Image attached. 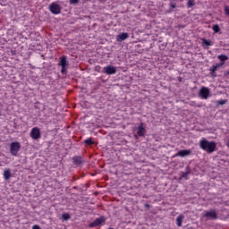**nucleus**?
<instances>
[{"mask_svg": "<svg viewBox=\"0 0 229 229\" xmlns=\"http://www.w3.org/2000/svg\"><path fill=\"white\" fill-rule=\"evenodd\" d=\"M199 146L200 149L207 151V153H214L217 145L214 141H208L205 138H202L199 142Z\"/></svg>", "mask_w": 229, "mask_h": 229, "instance_id": "nucleus-1", "label": "nucleus"}, {"mask_svg": "<svg viewBox=\"0 0 229 229\" xmlns=\"http://www.w3.org/2000/svg\"><path fill=\"white\" fill-rule=\"evenodd\" d=\"M58 65L62 67L61 69L62 74H67V68L69 67V62H67V56L65 55L61 56Z\"/></svg>", "mask_w": 229, "mask_h": 229, "instance_id": "nucleus-2", "label": "nucleus"}, {"mask_svg": "<svg viewBox=\"0 0 229 229\" xmlns=\"http://www.w3.org/2000/svg\"><path fill=\"white\" fill-rule=\"evenodd\" d=\"M21 151V143L19 141L12 142L10 145V153L13 157H17Z\"/></svg>", "mask_w": 229, "mask_h": 229, "instance_id": "nucleus-3", "label": "nucleus"}, {"mask_svg": "<svg viewBox=\"0 0 229 229\" xmlns=\"http://www.w3.org/2000/svg\"><path fill=\"white\" fill-rule=\"evenodd\" d=\"M49 10L54 15H58V13H62V6L54 2L49 5Z\"/></svg>", "mask_w": 229, "mask_h": 229, "instance_id": "nucleus-4", "label": "nucleus"}, {"mask_svg": "<svg viewBox=\"0 0 229 229\" xmlns=\"http://www.w3.org/2000/svg\"><path fill=\"white\" fill-rule=\"evenodd\" d=\"M199 96L202 99H208V96H210V89L207 87H202L199 90Z\"/></svg>", "mask_w": 229, "mask_h": 229, "instance_id": "nucleus-5", "label": "nucleus"}, {"mask_svg": "<svg viewBox=\"0 0 229 229\" xmlns=\"http://www.w3.org/2000/svg\"><path fill=\"white\" fill-rule=\"evenodd\" d=\"M104 74H115L117 72V68L115 66L108 65L103 69Z\"/></svg>", "mask_w": 229, "mask_h": 229, "instance_id": "nucleus-6", "label": "nucleus"}, {"mask_svg": "<svg viewBox=\"0 0 229 229\" xmlns=\"http://www.w3.org/2000/svg\"><path fill=\"white\" fill-rule=\"evenodd\" d=\"M30 137L34 139V140L40 139V129H38V127H34L30 131Z\"/></svg>", "mask_w": 229, "mask_h": 229, "instance_id": "nucleus-7", "label": "nucleus"}, {"mask_svg": "<svg viewBox=\"0 0 229 229\" xmlns=\"http://www.w3.org/2000/svg\"><path fill=\"white\" fill-rule=\"evenodd\" d=\"M102 223H105V217H99L95 219L92 223L89 224L90 228H95V226H99V225H102Z\"/></svg>", "mask_w": 229, "mask_h": 229, "instance_id": "nucleus-8", "label": "nucleus"}, {"mask_svg": "<svg viewBox=\"0 0 229 229\" xmlns=\"http://www.w3.org/2000/svg\"><path fill=\"white\" fill-rule=\"evenodd\" d=\"M137 134L140 137H144L146 135V128L144 127V123H140V125L136 129Z\"/></svg>", "mask_w": 229, "mask_h": 229, "instance_id": "nucleus-9", "label": "nucleus"}, {"mask_svg": "<svg viewBox=\"0 0 229 229\" xmlns=\"http://www.w3.org/2000/svg\"><path fill=\"white\" fill-rule=\"evenodd\" d=\"M129 37H130V35L126 32L120 33L118 36H116V40H117V42H123V41L126 40V38H128Z\"/></svg>", "mask_w": 229, "mask_h": 229, "instance_id": "nucleus-10", "label": "nucleus"}, {"mask_svg": "<svg viewBox=\"0 0 229 229\" xmlns=\"http://www.w3.org/2000/svg\"><path fill=\"white\" fill-rule=\"evenodd\" d=\"M205 217H208V219H217V213L216 211H207L205 214Z\"/></svg>", "mask_w": 229, "mask_h": 229, "instance_id": "nucleus-11", "label": "nucleus"}, {"mask_svg": "<svg viewBox=\"0 0 229 229\" xmlns=\"http://www.w3.org/2000/svg\"><path fill=\"white\" fill-rule=\"evenodd\" d=\"M3 176H4V179L6 182H8V180H10V178H12V170L10 168L4 169Z\"/></svg>", "mask_w": 229, "mask_h": 229, "instance_id": "nucleus-12", "label": "nucleus"}, {"mask_svg": "<svg viewBox=\"0 0 229 229\" xmlns=\"http://www.w3.org/2000/svg\"><path fill=\"white\" fill-rule=\"evenodd\" d=\"M189 155H191V150L183 149V150H179L175 156L176 157H189Z\"/></svg>", "mask_w": 229, "mask_h": 229, "instance_id": "nucleus-13", "label": "nucleus"}, {"mask_svg": "<svg viewBox=\"0 0 229 229\" xmlns=\"http://www.w3.org/2000/svg\"><path fill=\"white\" fill-rule=\"evenodd\" d=\"M183 219H185V216L183 215H179L175 220V223L177 226H182V223H183Z\"/></svg>", "mask_w": 229, "mask_h": 229, "instance_id": "nucleus-14", "label": "nucleus"}, {"mask_svg": "<svg viewBox=\"0 0 229 229\" xmlns=\"http://www.w3.org/2000/svg\"><path fill=\"white\" fill-rule=\"evenodd\" d=\"M201 42H202V46H206L207 47L214 45V43L212 41L205 39V38H201Z\"/></svg>", "mask_w": 229, "mask_h": 229, "instance_id": "nucleus-15", "label": "nucleus"}, {"mask_svg": "<svg viewBox=\"0 0 229 229\" xmlns=\"http://www.w3.org/2000/svg\"><path fill=\"white\" fill-rule=\"evenodd\" d=\"M219 67H221V64L213 65L210 68L211 76H214V74L216 73V71H217V69H219Z\"/></svg>", "mask_w": 229, "mask_h": 229, "instance_id": "nucleus-16", "label": "nucleus"}, {"mask_svg": "<svg viewBox=\"0 0 229 229\" xmlns=\"http://www.w3.org/2000/svg\"><path fill=\"white\" fill-rule=\"evenodd\" d=\"M72 160H73V164H75V165H81V157H72Z\"/></svg>", "mask_w": 229, "mask_h": 229, "instance_id": "nucleus-17", "label": "nucleus"}, {"mask_svg": "<svg viewBox=\"0 0 229 229\" xmlns=\"http://www.w3.org/2000/svg\"><path fill=\"white\" fill-rule=\"evenodd\" d=\"M84 143L87 144V146H93L95 144L94 140L92 138H88L84 140Z\"/></svg>", "mask_w": 229, "mask_h": 229, "instance_id": "nucleus-18", "label": "nucleus"}, {"mask_svg": "<svg viewBox=\"0 0 229 229\" xmlns=\"http://www.w3.org/2000/svg\"><path fill=\"white\" fill-rule=\"evenodd\" d=\"M212 30L214 33H219V31H221V28H219V25L217 24L213 25Z\"/></svg>", "mask_w": 229, "mask_h": 229, "instance_id": "nucleus-19", "label": "nucleus"}, {"mask_svg": "<svg viewBox=\"0 0 229 229\" xmlns=\"http://www.w3.org/2000/svg\"><path fill=\"white\" fill-rule=\"evenodd\" d=\"M196 4V1L194 0H188L187 6L188 8H192Z\"/></svg>", "mask_w": 229, "mask_h": 229, "instance_id": "nucleus-20", "label": "nucleus"}, {"mask_svg": "<svg viewBox=\"0 0 229 229\" xmlns=\"http://www.w3.org/2000/svg\"><path fill=\"white\" fill-rule=\"evenodd\" d=\"M218 60H220L221 62H226V60H228V57L225 55H220L217 56Z\"/></svg>", "mask_w": 229, "mask_h": 229, "instance_id": "nucleus-21", "label": "nucleus"}, {"mask_svg": "<svg viewBox=\"0 0 229 229\" xmlns=\"http://www.w3.org/2000/svg\"><path fill=\"white\" fill-rule=\"evenodd\" d=\"M62 218L64 219V221H67L71 219V216L68 213H64L62 215Z\"/></svg>", "mask_w": 229, "mask_h": 229, "instance_id": "nucleus-22", "label": "nucleus"}, {"mask_svg": "<svg viewBox=\"0 0 229 229\" xmlns=\"http://www.w3.org/2000/svg\"><path fill=\"white\" fill-rule=\"evenodd\" d=\"M224 13H225V15H226L228 17V15H229V5H225Z\"/></svg>", "mask_w": 229, "mask_h": 229, "instance_id": "nucleus-23", "label": "nucleus"}, {"mask_svg": "<svg viewBox=\"0 0 229 229\" xmlns=\"http://www.w3.org/2000/svg\"><path fill=\"white\" fill-rule=\"evenodd\" d=\"M188 174H191V170H188L186 173H183L182 174V178H187V175Z\"/></svg>", "mask_w": 229, "mask_h": 229, "instance_id": "nucleus-24", "label": "nucleus"}, {"mask_svg": "<svg viewBox=\"0 0 229 229\" xmlns=\"http://www.w3.org/2000/svg\"><path fill=\"white\" fill-rule=\"evenodd\" d=\"M80 0H70V4H78Z\"/></svg>", "mask_w": 229, "mask_h": 229, "instance_id": "nucleus-25", "label": "nucleus"}, {"mask_svg": "<svg viewBox=\"0 0 229 229\" xmlns=\"http://www.w3.org/2000/svg\"><path fill=\"white\" fill-rule=\"evenodd\" d=\"M218 105H226V100H220L217 102Z\"/></svg>", "mask_w": 229, "mask_h": 229, "instance_id": "nucleus-26", "label": "nucleus"}, {"mask_svg": "<svg viewBox=\"0 0 229 229\" xmlns=\"http://www.w3.org/2000/svg\"><path fill=\"white\" fill-rule=\"evenodd\" d=\"M32 229H40V225H35L32 226Z\"/></svg>", "mask_w": 229, "mask_h": 229, "instance_id": "nucleus-27", "label": "nucleus"}, {"mask_svg": "<svg viewBox=\"0 0 229 229\" xmlns=\"http://www.w3.org/2000/svg\"><path fill=\"white\" fill-rule=\"evenodd\" d=\"M170 7H172V8H176V4L171 3V4H170Z\"/></svg>", "mask_w": 229, "mask_h": 229, "instance_id": "nucleus-28", "label": "nucleus"}, {"mask_svg": "<svg viewBox=\"0 0 229 229\" xmlns=\"http://www.w3.org/2000/svg\"><path fill=\"white\" fill-rule=\"evenodd\" d=\"M134 139L139 140V135L134 134Z\"/></svg>", "mask_w": 229, "mask_h": 229, "instance_id": "nucleus-29", "label": "nucleus"}, {"mask_svg": "<svg viewBox=\"0 0 229 229\" xmlns=\"http://www.w3.org/2000/svg\"><path fill=\"white\" fill-rule=\"evenodd\" d=\"M109 229H114V228H109Z\"/></svg>", "mask_w": 229, "mask_h": 229, "instance_id": "nucleus-30", "label": "nucleus"}]
</instances>
